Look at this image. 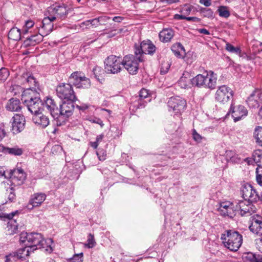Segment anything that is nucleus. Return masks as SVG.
<instances>
[{"label": "nucleus", "mask_w": 262, "mask_h": 262, "mask_svg": "<svg viewBox=\"0 0 262 262\" xmlns=\"http://www.w3.org/2000/svg\"><path fill=\"white\" fill-rule=\"evenodd\" d=\"M1 152L14 156H20L23 153V149L17 146L7 147L3 145H0V152ZM0 156H2V155L0 154Z\"/></svg>", "instance_id": "26"}, {"label": "nucleus", "mask_w": 262, "mask_h": 262, "mask_svg": "<svg viewBox=\"0 0 262 262\" xmlns=\"http://www.w3.org/2000/svg\"><path fill=\"white\" fill-rule=\"evenodd\" d=\"M228 210L221 207L219 208V211L221 215L228 216L230 218L233 217L234 213L233 211H228Z\"/></svg>", "instance_id": "47"}, {"label": "nucleus", "mask_w": 262, "mask_h": 262, "mask_svg": "<svg viewBox=\"0 0 262 262\" xmlns=\"http://www.w3.org/2000/svg\"><path fill=\"white\" fill-rule=\"evenodd\" d=\"M30 252L32 251L30 250V249L28 247L26 246L24 248L18 249L16 251L12 252V253L15 254L17 260H18L24 259L25 256L29 255Z\"/></svg>", "instance_id": "32"}, {"label": "nucleus", "mask_w": 262, "mask_h": 262, "mask_svg": "<svg viewBox=\"0 0 262 262\" xmlns=\"http://www.w3.org/2000/svg\"><path fill=\"white\" fill-rule=\"evenodd\" d=\"M7 133L5 131L4 124H0V141L6 136Z\"/></svg>", "instance_id": "58"}, {"label": "nucleus", "mask_w": 262, "mask_h": 262, "mask_svg": "<svg viewBox=\"0 0 262 262\" xmlns=\"http://www.w3.org/2000/svg\"><path fill=\"white\" fill-rule=\"evenodd\" d=\"M95 78L100 82L103 80V75L104 74L103 70L100 67L96 66L93 70Z\"/></svg>", "instance_id": "37"}, {"label": "nucleus", "mask_w": 262, "mask_h": 262, "mask_svg": "<svg viewBox=\"0 0 262 262\" xmlns=\"http://www.w3.org/2000/svg\"><path fill=\"white\" fill-rule=\"evenodd\" d=\"M246 102L250 107L258 108L262 103L261 91L258 89H255L248 97Z\"/></svg>", "instance_id": "17"}, {"label": "nucleus", "mask_w": 262, "mask_h": 262, "mask_svg": "<svg viewBox=\"0 0 262 262\" xmlns=\"http://www.w3.org/2000/svg\"><path fill=\"white\" fill-rule=\"evenodd\" d=\"M76 100L64 101L62 100V102L59 103V112L58 114V118L63 117V118L67 119L73 115L74 110V102Z\"/></svg>", "instance_id": "9"}, {"label": "nucleus", "mask_w": 262, "mask_h": 262, "mask_svg": "<svg viewBox=\"0 0 262 262\" xmlns=\"http://www.w3.org/2000/svg\"><path fill=\"white\" fill-rule=\"evenodd\" d=\"M62 150V147L60 145H54L51 148V153L53 155H57L60 153Z\"/></svg>", "instance_id": "51"}, {"label": "nucleus", "mask_w": 262, "mask_h": 262, "mask_svg": "<svg viewBox=\"0 0 262 262\" xmlns=\"http://www.w3.org/2000/svg\"><path fill=\"white\" fill-rule=\"evenodd\" d=\"M23 77L29 85V87L28 89H37L40 91L38 82L32 74L29 73L24 74Z\"/></svg>", "instance_id": "25"}, {"label": "nucleus", "mask_w": 262, "mask_h": 262, "mask_svg": "<svg viewBox=\"0 0 262 262\" xmlns=\"http://www.w3.org/2000/svg\"><path fill=\"white\" fill-rule=\"evenodd\" d=\"M250 223L249 228L253 233L262 235V216L258 214H254L249 219Z\"/></svg>", "instance_id": "14"}, {"label": "nucleus", "mask_w": 262, "mask_h": 262, "mask_svg": "<svg viewBox=\"0 0 262 262\" xmlns=\"http://www.w3.org/2000/svg\"><path fill=\"white\" fill-rule=\"evenodd\" d=\"M233 95V91L225 85L219 87L215 93V99L216 101L225 103L227 102Z\"/></svg>", "instance_id": "11"}, {"label": "nucleus", "mask_w": 262, "mask_h": 262, "mask_svg": "<svg viewBox=\"0 0 262 262\" xmlns=\"http://www.w3.org/2000/svg\"><path fill=\"white\" fill-rule=\"evenodd\" d=\"M18 211H15L14 212H12L10 213H9V214H5V213H4V215H5L2 219L3 218H6L7 219H8L9 221L10 220H13L12 219L13 217V216L17 213H18Z\"/></svg>", "instance_id": "60"}, {"label": "nucleus", "mask_w": 262, "mask_h": 262, "mask_svg": "<svg viewBox=\"0 0 262 262\" xmlns=\"http://www.w3.org/2000/svg\"><path fill=\"white\" fill-rule=\"evenodd\" d=\"M242 196H259L257 191L253 186L249 183H244L240 189Z\"/></svg>", "instance_id": "23"}, {"label": "nucleus", "mask_w": 262, "mask_h": 262, "mask_svg": "<svg viewBox=\"0 0 262 262\" xmlns=\"http://www.w3.org/2000/svg\"><path fill=\"white\" fill-rule=\"evenodd\" d=\"M160 40L163 42H167L170 41L173 36V32L171 29H163L159 35Z\"/></svg>", "instance_id": "29"}, {"label": "nucleus", "mask_w": 262, "mask_h": 262, "mask_svg": "<svg viewBox=\"0 0 262 262\" xmlns=\"http://www.w3.org/2000/svg\"><path fill=\"white\" fill-rule=\"evenodd\" d=\"M70 10L65 5L63 4L50 7L48 8L47 12L49 14L55 16L56 19L58 18L64 19L67 17Z\"/></svg>", "instance_id": "16"}, {"label": "nucleus", "mask_w": 262, "mask_h": 262, "mask_svg": "<svg viewBox=\"0 0 262 262\" xmlns=\"http://www.w3.org/2000/svg\"><path fill=\"white\" fill-rule=\"evenodd\" d=\"M231 114L234 122L240 120L242 117L247 116L248 112L245 106L239 105L237 106H234L233 104H231L229 111L227 115Z\"/></svg>", "instance_id": "19"}, {"label": "nucleus", "mask_w": 262, "mask_h": 262, "mask_svg": "<svg viewBox=\"0 0 262 262\" xmlns=\"http://www.w3.org/2000/svg\"><path fill=\"white\" fill-rule=\"evenodd\" d=\"M96 154L100 161H103L106 159V151L103 149H99L98 151H96Z\"/></svg>", "instance_id": "52"}, {"label": "nucleus", "mask_w": 262, "mask_h": 262, "mask_svg": "<svg viewBox=\"0 0 262 262\" xmlns=\"http://www.w3.org/2000/svg\"><path fill=\"white\" fill-rule=\"evenodd\" d=\"M253 136L256 140V143L262 146V127L257 126L253 133Z\"/></svg>", "instance_id": "36"}, {"label": "nucleus", "mask_w": 262, "mask_h": 262, "mask_svg": "<svg viewBox=\"0 0 262 262\" xmlns=\"http://www.w3.org/2000/svg\"><path fill=\"white\" fill-rule=\"evenodd\" d=\"M168 106L176 113H181L186 107V101L180 96L172 97L167 102Z\"/></svg>", "instance_id": "10"}, {"label": "nucleus", "mask_w": 262, "mask_h": 262, "mask_svg": "<svg viewBox=\"0 0 262 262\" xmlns=\"http://www.w3.org/2000/svg\"><path fill=\"white\" fill-rule=\"evenodd\" d=\"M255 241L257 248L262 253V238L256 239Z\"/></svg>", "instance_id": "61"}, {"label": "nucleus", "mask_w": 262, "mask_h": 262, "mask_svg": "<svg viewBox=\"0 0 262 262\" xmlns=\"http://www.w3.org/2000/svg\"><path fill=\"white\" fill-rule=\"evenodd\" d=\"M143 61V58L139 55H127L122 59V66L129 74H136L139 69V63Z\"/></svg>", "instance_id": "4"}, {"label": "nucleus", "mask_w": 262, "mask_h": 262, "mask_svg": "<svg viewBox=\"0 0 262 262\" xmlns=\"http://www.w3.org/2000/svg\"><path fill=\"white\" fill-rule=\"evenodd\" d=\"M220 207L228 209V211H233V204L229 201L221 202Z\"/></svg>", "instance_id": "49"}, {"label": "nucleus", "mask_w": 262, "mask_h": 262, "mask_svg": "<svg viewBox=\"0 0 262 262\" xmlns=\"http://www.w3.org/2000/svg\"><path fill=\"white\" fill-rule=\"evenodd\" d=\"M170 68V64L166 62V63H162L161 68V73L162 74H165L166 73L169 69Z\"/></svg>", "instance_id": "55"}, {"label": "nucleus", "mask_w": 262, "mask_h": 262, "mask_svg": "<svg viewBox=\"0 0 262 262\" xmlns=\"http://www.w3.org/2000/svg\"><path fill=\"white\" fill-rule=\"evenodd\" d=\"M256 254H253L252 253H250L247 254L246 256L247 258L249 259L251 262H254V258L255 257Z\"/></svg>", "instance_id": "63"}, {"label": "nucleus", "mask_w": 262, "mask_h": 262, "mask_svg": "<svg viewBox=\"0 0 262 262\" xmlns=\"http://www.w3.org/2000/svg\"><path fill=\"white\" fill-rule=\"evenodd\" d=\"M84 245L85 247L88 248H93L96 245L94 235L90 233L87 239V243H85Z\"/></svg>", "instance_id": "43"}, {"label": "nucleus", "mask_w": 262, "mask_h": 262, "mask_svg": "<svg viewBox=\"0 0 262 262\" xmlns=\"http://www.w3.org/2000/svg\"><path fill=\"white\" fill-rule=\"evenodd\" d=\"M110 17L106 16H100L93 19L86 20L83 22L82 24L85 25H89L91 24L92 26L96 27L99 25L102 24V23L106 21Z\"/></svg>", "instance_id": "30"}, {"label": "nucleus", "mask_w": 262, "mask_h": 262, "mask_svg": "<svg viewBox=\"0 0 262 262\" xmlns=\"http://www.w3.org/2000/svg\"><path fill=\"white\" fill-rule=\"evenodd\" d=\"M72 84L70 82L61 83L56 87L57 95L61 100H76V96Z\"/></svg>", "instance_id": "5"}, {"label": "nucleus", "mask_w": 262, "mask_h": 262, "mask_svg": "<svg viewBox=\"0 0 262 262\" xmlns=\"http://www.w3.org/2000/svg\"><path fill=\"white\" fill-rule=\"evenodd\" d=\"M34 25V22L31 20H28L26 21L25 25V33L28 32V30L32 27Z\"/></svg>", "instance_id": "59"}, {"label": "nucleus", "mask_w": 262, "mask_h": 262, "mask_svg": "<svg viewBox=\"0 0 262 262\" xmlns=\"http://www.w3.org/2000/svg\"><path fill=\"white\" fill-rule=\"evenodd\" d=\"M220 16L224 18H228L230 15L229 11L227 9V7L225 6H221L217 10Z\"/></svg>", "instance_id": "40"}, {"label": "nucleus", "mask_w": 262, "mask_h": 262, "mask_svg": "<svg viewBox=\"0 0 262 262\" xmlns=\"http://www.w3.org/2000/svg\"><path fill=\"white\" fill-rule=\"evenodd\" d=\"M216 74L210 71L203 74H198L191 80L192 86L213 90L216 85Z\"/></svg>", "instance_id": "2"}, {"label": "nucleus", "mask_w": 262, "mask_h": 262, "mask_svg": "<svg viewBox=\"0 0 262 262\" xmlns=\"http://www.w3.org/2000/svg\"><path fill=\"white\" fill-rule=\"evenodd\" d=\"M27 107L29 111L31 114L37 115L40 112L43 107V102L41 101L40 98H35L34 100L30 101L29 102H23Z\"/></svg>", "instance_id": "20"}, {"label": "nucleus", "mask_w": 262, "mask_h": 262, "mask_svg": "<svg viewBox=\"0 0 262 262\" xmlns=\"http://www.w3.org/2000/svg\"><path fill=\"white\" fill-rule=\"evenodd\" d=\"M6 108L11 112H19L21 109L20 100L16 98H11L6 105Z\"/></svg>", "instance_id": "24"}, {"label": "nucleus", "mask_w": 262, "mask_h": 262, "mask_svg": "<svg viewBox=\"0 0 262 262\" xmlns=\"http://www.w3.org/2000/svg\"><path fill=\"white\" fill-rule=\"evenodd\" d=\"M9 72L6 68L0 69V81H4L7 79L9 76Z\"/></svg>", "instance_id": "48"}, {"label": "nucleus", "mask_w": 262, "mask_h": 262, "mask_svg": "<svg viewBox=\"0 0 262 262\" xmlns=\"http://www.w3.org/2000/svg\"><path fill=\"white\" fill-rule=\"evenodd\" d=\"M179 49L181 50H184V48L182 46V45L180 43H177L174 45L172 46L171 47V50L174 54V55L177 57H180V51H178Z\"/></svg>", "instance_id": "42"}, {"label": "nucleus", "mask_w": 262, "mask_h": 262, "mask_svg": "<svg viewBox=\"0 0 262 262\" xmlns=\"http://www.w3.org/2000/svg\"><path fill=\"white\" fill-rule=\"evenodd\" d=\"M148 91L145 89H142L139 92V97L141 99L146 98L148 96Z\"/></svg>", "instance_id": "54"}, {"label": "nucleus", "mask_w": 262, "mask_h": 262, "mask_svg": "<svg viewBox=\"0 0 262 262\" xmlns=\"http://www.w3.org/2000/svg\"><path fill=\"white\" fill-rule=\"evenodd\" d=\"M30 233L27 232H21L20 234L19 241L20 243H23L26 246V244L29 243V237H30Z\"/></svg>", "instance_id": "46"}, {"label": "nucleus", "mask_w": 262, "mask_h": 262, "mask_svg": "<svg viewBox=\"0 0 262 262\" xmlns=\"http://www.w3.org/2000/svg\"><path fill=\"white\" fill-rule=\"evenodd\" d=\"M225 49L228 52L235 53L236 54H240L241 53V50L239 47H234L229 42L226 43Z\"/></svg>", "instance_id": "39"}, {"label": "nucleus", "mask_w": 262, "mask_h": 262, "mask_svg": "<svg viewBox=\"0 0 262 262\" xmlns=\"http://www.w3.org/2000/svg\"><path fill=\"white\" fill-rule=\"evenodd\" d=\"M156 50V46L149 40H143L140 45L137 44L134 46V53L142 58L144 54L152 55Z\"/></svg>", "instance_id": "8"}, {"label": "nucleus", "mask_w": 262, "mask_h": 262, "mask_svg": "<svg viewBox=\"0 0 262 262\" xmlns=\"http://www.w3.org/2000/svg\"><path fill=\"white\" fill-rule=\"evenodd\" d=\"M200 11L202 14H203L204 17L208 18L213 17V12L210 8H201Z\"/></svg>", "instance_id": "41"}, {"label": "nucleus", "mask_w": 262, "mask_h": 262, "mask_svg": "<svg viewBox=\"0 0 262 262\" xmlns=\"http://www.w3.org/2000/svg\"><path fill=\"white\" fill-rule=\"evenodd\" d=\"M35 115L33 120L36 124L40 125L42 128H45L49 125V119L47 116L41 114L40 112Z\"/></svg>", "instance_id": "27"}, {"label": "nucleus", "mask_w": 262, "mask_h": 262, "mask_svg": "<svg viewBox=\"0 0 262 262\" xmlns=\"http://www.w3.org/2000/svg\"><path fill=\"white\" fill-rule=\"evenodd\" d=\"M255 211L256 208L251 202L250 205H248L246 207H245L240 209V214L242 216H251Z\"/></svg>", "instance_id": "34"}, {"label": "nucleus", "mask_w": 262, "mask_h": 262, "mask_svg": "<svg viewBox=\"0 0 262 262\" xmlns=\"http://www.w3.org/2000/svg\"><path fill=\"white\" fill-rule=\"evenodd\" d=\"M193 139L196 142L200 143L202 139V136L199 134L195 129L193 130L192 132Z\"/></svg>", "instance_id": "56"}, {"label": "nucleus", "mask_w": 262, "mask_h": 262, "mask_svg": "<svg viewBox=\"0 0 262 262\" xmlns=\"http://www.w3.org/2000/svg\"><path fill=\"white\" fill-rule=\"evenodd\" d=\"M191 10L192 9L191 6L188 5H185L183 7L181 12L185 15H188L190 14Z\"/></svg>", "instance_id": "57"}, {"label": "nucleus", "mask_w": 262, "mask_h": 262, "mask_svg": "<svg viewBox=\"0 0 262 262\" xmlns=\"http://www.w3.org/2000/svg\"><path fill=\"white\" fill-rule=\"evenodd\" d=\"M226 234H222L221 239L225 246L231 251H237L243 243V236L237 231L228 230Z\"/></svg>", "instance_id": "3"}, {"label": "nucleus", "mask_w": 262, "mask_h": 262, "mask_svg": "<svg viewBox=\"0 0 262 262\" xmlns=\"http://www.w3.org/2000/svg\"><path fill=\"white\" fill-rule=\"evenodd\" d=\"M37 89H26L21 94V100L23 102H29L33 100L35 98H40V94Z\"/></svg>", "instance_id": "21"}, {"label": "nucleus", "mask_w": 262, "mask_h": 262, "mask_svg": "<svg viewBox=\"0 0 262 262\" xmlns=\"http://www.w3.org/2000/svg\"><path fill=\"white\" fill-rule=\"evenodd\" d=\"M43 36L40 32L38 34L31 35L30 36L27 37L24 40V46L25 47L34 46L42 41Z\"/></svg>", "instance_id": "22"}, {"label": "nucleus", "mask_w": 262, "mask_h": 262, "mask_svg": "<svg viewBox=\"0 0 262 262\" xmlns=\"http://www.w3.org/2000/svg\"><path fill=\"white\" fill-rule=\"evenodd\" d=\"M254 161L258 167H260V164L262 163V150H255L252 154Z\"/></svg>", "instance_id": "38"}, {"label": "nucleus", "mask_w": 262, "mask_h": 262, "mask_svg": "<svg viewBox=\"0 0 262 262\" xmlns=\"http://www.w3.org/2000/svg\"><path fill=\"white\" fill-rule=\"evenodd\" d=\"M256 180L258 184L262 186V167H257L256 169Z\"/></svg>", "instance_id": "45"}, {"label": "nucleus", "mask_w": 262, "mask_h": 262, "mask_svg": "<svg viewBox=\"0 0 262 262\" xmlns=\"http://www.w3.org/2000/svg\"><path fill=\"white\" fill-rule=\"evenodd\" d=\"M11 132L13 134H17L22 132L25 126L26 120L25 117L20 114H15L12 117Z\"/></svg>", "instance_id": "15"}, {"label": "nucleus", "mask_w": 262, "mask_h": 262, "mask_svg": "<svg viewBox=\"0 0 262 262\" xmlns=\"http://www.w3.org/2000/svg\"><path fill=\"white\" fill-rule=\"evenodd\" d=\"M17 229L18 224L16 220L9 221L6 227V234L10 235H13L17 232Z\"/></svg>", "instance_id": "31"}, {"label": "nucleus", "mask_w": 262, "mask_h": 262, "mask_svg": "<svg viewBox=\"0 0 262 262\" xmlns=\"http://www.w3.org/2000/svg\"><path fill=\"white\" fill-rule=\"evenodd\" d=\"M105 72L111 74H117L121 70L122 60L120 57L110 55L104 61Z\"/></svg>", "instance_id": "6"}, {"label": "nucleus", "mask_w": 262, "mask_h": 262, "mask_svg": "<svg viewBox=\"0 0 262 262\" xmlns=\"http://www.w3.org/2000/svg\"><path fill=\"white\" fill-rule=\"evenodd\" d=\"M46 108L51 115L54 118L58 119V114L59 112V103L57 102L51 97H46L43 101V109Z\"/></svg>", "instance_id": "18"}, {"label": "nucleus", "mask_w": 262, "mask_h": 262, "mask_svg": "<svg viewBox=\"0 0 262 262\" xmlns=\"http://www.w3.org/2000/svg\"><path fill=\"white\" fill-rule=\"evenodd\" d=\"M244 199L239 201L238 203L239 209L246 207L248 205H250L251 201L250 200L245 199V198H243Z\"/></svg>", "instance_id": "50"}, {"label": "nucleus", "mask_w": 262, "mask_h": 262, "mask_svg": "<svg viewBox=\"0 0 262 262\" xmlns=\"http://www.w3.org/2000/svg\"><path fill=\"white\" fill-rule=\"evenodd\" d=\"M244 161L246 162L248 165H253L255 163L253 157L252 156L251 158L248 157L244 159Z\"/></svg>", "instance_id": "62"}, {"label": "nucleus", "mask_w": 262, "mask_h": 262, "mask_svg": "<svg viewBox=\"0 0 262 262\" xmlns=\"http://www.w3.org/2000/svg\"><path fill=\"white\" fill-rule=\"evenodd\" d=\"M191 79L190 74L188 72H184L178 81V84L181 88L186 89L189 86Z\"/></svg>", "instance_id": "28"}, {"label": "nucleus", "mask_w": 262, "mask_h": 262, "mask_svg": "<svg viewBox=\"0 0 262 262\" xmlns=\"http://www.w3.org/2000/svg\"><path fill=\"white\" fill-rule=\"evenodd\" d=\"M83 254L81 252L79 254H75L73 256L68 260V262H82Z\"/></svg>", "instance_id": "44"}, {"label": "nucleus", "mask_w": 262, "mask_h": 262, "mask_svg": "<svg viewBox=\"0 0 262 262\" xmlns=\"http://www.w3.org/2000/svg\"><path fill=\"white\" fill-rule=\"evenodd\" d=\"M69 82L79 89H89L91 85L90 79L86 77L83 73L79 71L72 73Z\"/></svg>", "instance_id": "7"}, {"label": "nucleus", "mask_w": 262, "mask_h": 262, "mask_svg": "<svg viewBox=\"0 0 262 262\" xmlns=\"http://www.w3.org/2000/svg\"><path fill=\"white\" fill-rule=\"evenodd\" d=\"M56 19L55 16L52 14L49 15L47 17H45L39 25V32L43 36H46L50 33L54 28L53 21Z\"/></svg>", "instance_id": "12"}, {"label": "nucleus", "mask_w": 262, "mask_h": 262, "mask_svg": "<svg viewBox=\"0 0 262 262\" xmlns=\"http://www.w3.org/2000/svg\"><path fill=\"white\" fill-rule=\"evenodd\" d=\"M29 237V243L26 244V246L32 252L38 249H43L48 253H51L53 251L51 245L53 241L52 238L45 239L41 234L34 232L30 233Z\"/></svg>", "instance_id": "1"}, {"label": "nucleus", "mask_w": 262, "mask_h": 262, "mask_svg": "<svg viewBox=\"0 0 262 262\" xmlns=\"http://www.w3.org/2000/svg\"><path fill=\"white\" fill-rule=\"evenodd\" d=\"M254 262H262V255L256 254L254 258Z\"/></svg>", "instance_id": "64"}, {"label": "nucleus", "mask_w": 262, "mask_h": 262, "mask_svg": "<svg viewBox=\"0 0 262 262\" xmlns=\"http://www.w3.org/2000/svg\"><path fill=\"white\" fill-rule=\"evenodd\" d=\"M8 38L14 41H18L21 38L20 30L16 27H13L8 33Z\"/></svg>", "instance_id": "33"}, {"label": "nucleus", "mask_w": 262, "mask_h": 262, "mask_svg": "<svg viewBox=\"0 0 262 262\" xmlns=\"http://www.w3.org/2000/svg\"><path fill=\"white\" fill-rule=\"evenodd\" d=\"M27 174L24 170L21 168H17L11 170L7 176V178H10L13 184L16 185H22L26 179Z\"/></svg>", "instance_id": "13"}, {"label": "nucleus", "mask_w": 262, "mask_h": 262, "mask_svg": "<svg viewBox=\"0 0 262 262\" xmlns=\"http://www.w3.org/2000/svg\"><path fill=\"white\" fill-rule=\"evenodd\" d=\"M5 258V262H16L17 260L15 256V254L12 252L6 255Z\"/></svg>", "instance_id": "53"}, {"label": "nucleus", "mask_w": 262, "mask_h": 262, "mask_svg": "<svg viewBox=\"0 0 262 262\" xmlns=\"http://www.w3.org/2000/svg\"><path fill=\"white\" fill-rule=\"evenodd\" d=\"M45 200V198H32L29 201V203L26 207L30 210L32 209L34 207H37L40 205Z\"/></svg>", "instance_id": "35"}]
</instances>
